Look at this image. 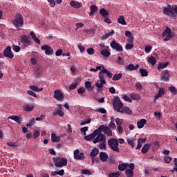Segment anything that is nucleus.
Instances as JSON below:
<instances>
[{
  "label": "nucleus",
  "instance_id": "obj_43",
  "mask_svg": "<svg viewBox=\"0 0 177 177\" xmlns=\"http://www.w3.org/2000/svg\"><path fill=\"white\" fill-rule=\"evenodd\" d=\"M140 75H142V77H147L149 75V73L147 71L146 69L140 68Z\"/></svg>",
  "mask_w": 177,
  "mask_h": 177
},
{
  "label": "nucleus",
  "instance_id": "obj_19",
  "mask_svg": "<svg viewBox=\"0 0 177 177\" xmlns=\"http://www.w3.org/2000/svg\"><path fill=\"white\" fill-rule=\"evenodd\" d=\"M109 156L106 152H100V159L102 162H106L108 161Z\"/></svg>",
  "mask_w": 177,
  "mask_h": 177
},
{
  "label": "nucleus",
  "instance_id": "obj_63",
  "mask_svg": "<svg viewBox=\"0 0 177 177\" xmlns=\"http://www.w3.org/2000/svg\"><path fill=\"white\" fill-rule=\"evenodd\" d=\"M132 48H133V44H127L125 46V50H132Z\"/></svg>",
  "mask_w": 177,
  "mask_h": 177
},
{
  "label": "nucleus",
  "instance_id": "obj_34",
  "mask_svg": "<svg viewBox=\"0 0 177 177\" xmlns=\"http://www.w3.org/2000/svg\"><path fill=\"white\" fill-rule=\"evenodd\" d=\"M150 149V145L149 144H145V145H143L142 148V153H147V151H149Z\"/></svg>",
  "mask_w": 177,
  "mask_h": 177
},
{
  "label": "nucleus",
  "instance_id": "obj_36",
  "mask_svg": "<svg viewBox=\"0 0 177 177\" xmlns=\"http://www.w3.org/2000/svg\"><path fill=\"white\" fill-rule=\"evenodd\" d=\"M125 176H127V177H133L134 176L133 170H132V169L125 170Z\"/></svg>",
  "mask_w": 177,
  "mask_h": 177
},
{
  "label": "nucleus",
  "instance_id": "obj_53",
  "mask_svg": "<svg viewBox=\"0 0 177 177\" xmlns=\"http://www.w3.org/2000/svg\"><path fill=\"white\" fill-rule=\"evenodd\" d=\"M40 136V132L38 130H33V138H35V139H37V138H39Z\"/></svg>",
  "mask_w": 177,
  "mask_h": 177
},
{
  "label": "nucleus",
  "instance_id": "obj_9",
  "mask_svg": "<svg viewBox=\"0 0 177 177\" xmlns=\"http://www.w3.org/2000/svg\"><path fill=\"white\" fill-rule=\"evenodd\" d=\"M21 44H22L24 49L28 48L30 46L29 38L27 36L24 35L22 38H21Z\"/></svg>",
  "mask_w": 177,
  "mask_h": 177
},
{
  "label": "nucleus",
  "instance_id": "obj_24",
  "mask_svg": "<svg viewBox=\"0 0 177 177\" xmlns=\"http://www.w3.org/2000/svg\"><path fill=\"white\" fill-rule=\"evenodd\" d=\"M98 153L99 149L97 148H93V149H92L91 152L90 153V158L93 160V158H95L96 156L98 155Z\"/></svg>",
  "mask_w": 177,
  "mask_h": 177
},
{
  "label": "nucleus",
  "instance_id": "obj_60",
  "mask_svg": "<svg viewBox=\"0 0 177 177\" xmlns=\"http://www.w3.org/2000/svg\"><path fill=\"white\" fill-rule=\"evenodd\" d=\"M122 98L124 100L125 102H129L130 103L132 102V100L129 98V97L127 96V95H124V96H122Z\"/></svg>",
  "mask_w": 177,
  "mask_h": 177
},
{
  "label": "nucleus",
  "instance_id": "obj_45",
  "mask_svg": "<svg viewBox=\"0 0 177 177\" xmlns=\"http://www.w3.org/2000/svg\"><path fill=\"white\" fill-rule=\"evenodd\" d=\"M131 97L132 100H139L141 99V96L139 94L131 93Z\"/></svg>",
  "mask_w": 177,
  "mask_h": 177
},
{
  "label": "nucleus",
  "instance_id": "obj_28",
  "mask_svg": "<svg viewBox=\"0 0 177 177\" xmlns=\"http://www.w3.org/2000/svg\"><path fill=\"white\" fill-rule=\"evenodd\" d=\"M101 73H102V74H106L107 77L109 78H111L113 76V74L111 72H109L108 69L104 68L103 65H102V68L101 70Z\"/></svg>",
  "mask_w": 177,
  "mask_h": 177
},
{
  "label": "nucleus",
  "instance_id": "obj_39",
  "mask_svg": "<svg viewBox=\"0 0 177 177\" xmlns=\"http://www.w3.org/2000/svg\"><path fill=\"white\" fill-rule=\"evenodd\" d=\"M30 88L31 91H33L35 92H41L43 91V88H39L37 86L31 85L30 86Z\"/></svg>",
  "mask_w": 177,
  "mask_h": 177
},
{
  "label": "nucleus",
  "instance_id": "obj_13",
  "mask_svg": "<svg viewBox=\"0 0 177 177\" xmlns=\"http://www.w3.org/2000/svg\"><path fill=\"white\" fill-rule=\"evenodd\" d=\"M106 142V137L103 133H99L97 135L96 138H95L93 141V143L97 144L98 142Z\"/></svg>",
  "mask_w": 177,
  "mask_h": 177
},
{
  "label": "nucleus",
  "instance_id": "obj_37",
  "mask_svg": "<svg viewBox=\"0 0 177 177\" xmlns=\"http://www.w3.org/2000/svg\"><path fill=\"white\" fill-rule=\"evenodd\" d=\"M101 55L104 57H109L111 55V52L109 50L104 49L101 50Z\"/></svg>",
  "mask_w": 177,
  "mask_h": 177
},
{
  "label": "nucleus",
  "instance_id": "obj_21",
  "mask_svg": "<svg viewBox=\"0 0 177 177\" xmlns=\"http://www.w3.org/2000/svg\"><path fill=\"white\" fill-rule=\"evenodd\" d=\"M139 68V65H134L133 64H130L129 65H127V67H125V70L127 71H133Z\"/></svg>",
  "mask_w": 177,
  "mask_h": 177
},
{
  "label": "nucleus",
  "instance_id": "obj_59",
  "mask_svg": "<svg viewBox=\"0 0 177 177\" xmlns=\"http://www.w3.org/2000/svg\"><path fill=\"white\" fill-rule=\"evenodd\" d=\"M136 88H137V90L142 91V85L141 84V83L140 82L136 83Z\"/></svg>",
  "mask_w": 177,
  "mask_h": 177
},
{
  "label": "nucleus",
  "instance_id": "obj_6",
  "mask_svg": "<svg viewBox=\"0 0 177 177\" xmlns=\"http://www.w3.org/2000/svg\"><path fill=\"white\" fill-rule=\"evenodd\" d=\"M113 107L116 111H120V109L124 108V104L119 97H116L113 100Z\"/></svg>",
  "mask_w": 177,
  "mask_h": 177
},
{
  "label": "nucleus",
  "instance_id": "obj_11",
  "mask_svg": "<svg viewBox=\"0 0 177 177\" xmlns=\"http://www.w3.org/2000/svg\"><path fill=\"white\" fill-rule=\"evenodd\" d=\"M3 55H4L5 57H8V59H13L15 57L10 46H7V48H5L4 52H3Z\"/></svg>",
  "mask_w": 177,
  "mask_h": 177
},
{
  "label": "nucleus",
  "instance_id": "obj_48",
  "mask_svg": "<svg viewBox=\"0 0 177 177\" xmlns=\"http://www.w3.org/2000/svg\"><path fill=\"white\" fill-rule=\"evenodd\" d=\"M115 122H116V124H117L118 127H120L124 123V120L120 119V118H116L115 120Z\"/></svg>",
  "mask_w": 177,
  "mask_h": 177
},
{
  "label": "nucleus",
  "instance_id": "obj_56",
  "mask_svg": "<svg viewBox=\"0 0 177 177\" xmlns=\"http://www.w3.org/2000/svg\"><path fill=\"white\" fill-rule=\"evenodd\" d=\"M12 48L13 50L16 53H19L21 50V48H20V46H16L15 44L12 45Z\"/></svg>",
  "mask_w": 177,
  "mask_h": 177
},
{
  "label": "nucleus",
  "instance_id": "obj_17",
  "mask_svg": "<svg viewBox=\"0 0 177 177\" xmlns=\"http://www.w3.org/2000/svg\"><path fill=\"white\" fill-rule=\"evenodd\" d=\"M118 113H127L129 115H131L132 114V111L127 106H124L122 107L120 109V111H117Z\"/></svg>",
  "mask_w": 177,
  "mask_h": 177
},
{
  "label": "nucleus",
  "instance_id": "obj_49",
  "mask_svg": "<svg viewBox=\"0 0 177 177\" xmlns=\"http://www.w3.org/2000/svg\"><path fill=\"white\" fill-rule=\"evenodd\" d=\"M152 146L153 147V150H157L159 148V142L155 141L152 144H151L150 147Z\"/></svg>",
  "mask_w": 177,
  "mask_h": 177
},
{
  "label": "nucleus",
  "instance_id": "obj_12",
  "mask_svg": "<svg viewBox=\"0 0 177 177\" xmlns=\"http://www.w3.org/2000/svg\"><path fill=\"white\" fill-rule=\"evenodd\" d=\"M63 110V107H62V104H59L58 105V108H57L55 109V111H54V112L53 113V115L54 116H60V117H63L64 116V111Z\"/></svg>",
  "mask_w": 177,
  "mask_h": 177
},
{
  "label": "nucleus",
  "instance_id": "obj_38",
  "mask_svg": "<svg viewBox=\"0 0 177 177\" xmlns=\"http://www.w3.org/2000/svg\"><path fill=\"white\" fill-rule=\"evenodd\" d=\"M100 15H101L102 17L106 18V17L109 15V12L105 9L102 8L100 9Z\"/></svg>",
  "mask_w": 177,
  "mask_h": 177
},
{
  "label": "nucleus",
  "instance_id": "obj_40",
  "mask_svg": "<svg viewBox=\"0 0 177 177\" xmlns=\"http://www.w3.org/2000/svg\"><path fill=\"white\" fill-rule=\"evenodd\" d=\"M148 63L152 64V66H154L156 64V59L154 57H150L148 58Z\"/></svg>",
  "mask_w": 177,
  "mask_h": 177
},
{
  "label": "nucleus",
  "instance_id": "obj_51",
  "mask_svg": "<svg viewBox=\"0 0 177 177\" xmlns=\"http://www.w3.org/2000/svg\"><path fill=\"white\" fill-rule=\"evenodd\" d=\"M35 118L30 119V122L26 124V127L29 128L35 125Z\"/></svg>",
  "mask_w": 177,
  "mask_h": 177
},
{
  "label": "nucleus",
  "instance_id": "obj_47",
  "mask_svg": "<svg viewBox=\"0 0 177 177\" xmlns=\"http://www.w3.org/2000/svg\"><path fill=\"white\" fill-rule=\"evenodd\" d=\"M169 91L174 95L177 94V88L175 86H171L169 87Z\"/></svg>",
  "mask_w": 177,
  "mask_h": 177
},
{
  "label": "nucleus",
  "instance_id": "obj_20",
  "mask_svg": "<svg viewBox=\"0 0 177 177\" xmlns=\"http://www.w3.org/2000/svg\"><path fill=\"white\" fill-rule=\"evenodd\" d=\"M115 34L113 30H111V32H109L107 33H105L104 35L101 37L102 41H104L107 39H109L110 37L113 36V35Z\"/></svg>",
  "mask_w": 177,
  "mask_h": 177
},
{
  "label": "nucleus",
  "instance_id": "obj_33",
  "mask_svg": "<svg viewBox=\"0 0 177 177\" xmlns=\"http://www.w3.org/2000/svg\"><path fill=\"white\" fill-rule=\"evenodd\" d=\"M30 35L31 38L33 39V40L35 41V42L36 44H40V40H39V39H38V38L37 37V36H35L34 32H30Z\"/></svg>",
  "mask_w": 177,
  "mask_h": 177
},
{
  "label": "nucleus",
  "instance_id": "obj_27",
  "mask_svg": "<svg viewBox=\"0 0 177 177\" xmlns=\"http://www.w3.org/2000/svg\"><path fill=\"white\" fill-rule=\"evenodd\" d=\"M106 84V80H97V82L95 83V86L98 88H102L103 85Z\"/></svg>",
  "mask_w": 177,
  "mask_h": 177
},
{
  "label": "nucleus",
  "instance_id": "obj_5",
  "mask_svg": "<svg viewBox=\"0 0 177 177\" xmlns=\"http://www.w3.org/2000/svg\"><path fill=\"white\" fill-rule=\"evenodd\" d=\"M163 14L166 16H171V15H177V6L175 8L171 7V6H168L165 7L162 10Z\"/></svg>",
  "mask_w": 177,
  "mask_h": 177
},
{
  "label": "nucleus",
  "instance_id": "obj_41",
  "mask_svg": "<svg viewBox=\"0 0 177 177\" xmlns=\"http://www.w3.org/2000/svg\"><path fill=\"white\" fill-rule=\"evenodd\" d=\"M122 77V73L114 74L113 78H112V80H113V81H119L120 80H121Z\"/></svg>",
  "mask_w": 177,
  "mask_h": 177
},
{
  "label": "nucleus",
  "instance_id": "obj_64",
  "mask_svg": "<svg viewBox=\"0 0 177 177\" xmlns=\"http://www.w3.org/2000/svg\"><path fill=\"white\" fill-rule=\"evenodd\" d=\"M109 177H119V174L118 173H115V172L110 173L109 174Z\"/></svg>",
  "mask_w": 177,
  "mask_h": 177
},
{
  "label": "nucleus",
  "instance_id": "obj_46",
  "mask_svg": "<svg viewBox=\"0 0 177 177\" xmlns=\"http://www.w3.org/2000/svg\"><path fill=\"white\" fill-rule=\"evenodd\" d=\"M109 129L114 131L116 129V125L114 122H110L109 126H106Z\"/></svg>",
  "mask_w": 177,
  "mask_h": 177
},
{
  "label": "nucleus",
  "instance_id": "obj_44",
  "mask_svg": "<svg viewBox=\"0 0 177 177\" xmlns=\"http://www.w3.org/2000/svg\"><path fill=\"white\" fill-rule=\"evenodd\" d=\"M127 142L129 145L131 146V148H134V140L132 138H127Z\"/></svg>",
  "mask_w": 177,
  "mask_h": 177
},
{
  "label": "nucleus",
  "instance_id": "obj_2",
  "mask_svg": "<svg viewBox=\"0 0 177 177\" xmlns=\"http://www.w3.org/2000/svg\"><path fill=\"white\" fill-rule=\"evenodd\" d=\"M13 26H15L16 28H18L19 30L20 28L23 26V24H24V20L23 19L22 15L18 13L15 16V20H13Z\"/></svg>",
  "mask_w": 177,
  "mask_h": 177
},
{
  "label": "nucleus",
  "instance_id": "obj_55",
  "mask_svg": "<svg viewBox=\"0 0 177 177\" xmlns=\"http://www.w3.org/2000/svg\"><path fill=\"white\" fill-rule=\"evenodd\" d=\"M116 63L118 64L123 65L124 63V59H122L121 57H118Z\"/></svg>",
  "mask_w": 177,
  "mask_h": 177
},
{
  "label": "nucleus",
  "instance_id": "obj_23",
  "mask_svg": "<svg viewBox=\"0 0 177 177\" xmlns=\"http://www.w3.org/2000/svg\"><path fill=\"white\" fill-rule=\"evenodd\" d=\"M35 109V106L32 105V104H26L25 105H24L23 106V109L24 111H25L26 112H30L32 111H33Z\"/></svg>",
  "mask_w": 177,
  "mask_h": 177
},
{
  "label": "nucleus",
  "instance_id": "obj_29",
  "mask_svg": "<svg viewBox=\"0 0 177 177\" xmlns=\"http://www.w3.org/2000/svg\"><path fill=\"white\" fill-rule=\"evenodd\" d=\"M8 119L12 120L18 124H21V119L17 115L10 116L8 117Z\"/></svg>",
  "mask_w": 177,
  "mask_h": 177
},
{
  "label": "nucleus",
  "instance_id": "obj_22",
  "mask_svg": "<svg viewBox=\"0 0 177 177\" xmlns=\"http://www.w3.org/2000/svg\"><path fill=\"white\" fill-rule=\"evenodd\" d=\"M70 4L71 7H73L74 9H80L81 7H82V4L76 1H71Z\"/></svg>",
  "mask_w": 177,
  "mask_h": 177
},
{
  "label": "nucleus",
  "instance_id": "obj_1",
  "mask_svg": "<svg viewBox=\"0 0 177 177\" xmlns=\"http://www.w3.org/2000/svg\"><path fill=\"white\" fill-rule=\"evenodd\" d=\"M54 165L58 168L66 167L68 165V160L66 158L57 157L53 158Z\"/></svg>",
  "mask_w": 177,
  "mask_h": 177
},
{
  "label": "nucleus",
  "instance_id": "obj_30",
  "mask_svg": "<svg viewBox=\"0 0 177 177\" xmlns=\"http://www.w3.org/2000/svg\"><path fill=\"white\" fill-rule=\"evenodd\" d=\"M118 23L122 26H126L127 22L126 20H124V17L122 15H120L119 18H118Z\"/></svg>",
  "mask_w": 177,
  "mask_h": 177
},
{
  "label": "nucleus",
  "instance_id": "obj_4",
  "mask_svg": "<svg viewBox=\"0 0 177 177\" xmlns=\"http://www.w3.org/2000/svg\"><path fill=\"white\" fill-rule=\"evenodd\" d=\"M95 131H97V133L102 134V132H104L105 135H106L109 137L112 136V131L111 129H109L108 127H106L104 125L99 126L98 129L95 130Z\"/></svg>",
  "mask_w": 177,
  "mask_h": 177
},
{
  "label": "nucleus",
  "instance_id": "obj_52",
  "mask_svg": "<svg viewBox=\"0 0 177 177\" xmlns=\"http://www.w3.org/2000/svg\"><path fill=\"white\" fill-rule=\"evenodd\" d=\"M172 158L169 157V156H165V158H163V161H165V162L166 164H169L170 162H171Z\"/></svg>",
  "mask_w": 177,
  "mask_h": 177
},
{
  "label": "nucleus",
  "instance_id": "obj_18",
  "mask_svg": "<svg viewBox=\"0 0 177 177\" xmlns=\"http://www.w3.org/2000/svg\"><path fill=\"white\" fill-rule=\"evenodd\" d=\"M160 80L165 82L169 81V73L167 71L163 72L162 73V77H160Z\"/></svg>",
  "mask_w": 177,
  "mask_h": 177
},
{
  "label": "nucleus",
  "instance_id": "obj_50",
  "mask_svg": "<svg viewBox=\"0 0 177 177\" xmlns=\"http://www.w3.org/2000/svg\"><path fill=\"white\" fill-rule=\"evenodd\" d=\"M106 141L102 142L98 145V148L101 150H105L106 149Z\"/></svg>",
  "mask_w": 177,
  "mask_h": 177
},
{
  "label": "nucleus",
  "instance_id": "obj_8",
  "mask_svg": "<svg viewBox=\"0 0 177 177\" xmlns=\"http://www.w3.org/2000/svg\"><path fill=\"white\" fill-rule=\"evenodd\" d=\"M162 37H165L163 41H167L172 39L171 30L169 28H166L162 32Z\"/></svg>",
  "mask_w": 177,
  "mask_h": 177
},
{
  "label": "nucleus",
  "instance_id": "obj_54",
  "mask_svg": "<svg viewBox=\"0 0 177 177\" xmlns=\"http://www.w3.org/2000/svg\"><path fill=\"white\" fill-rule=\"evenodd\" d=\"M82 174H83L84 175L91 176L92 173H91V170L82 169Z\"/></svg>",
  "mask_w": 177,
  "mask_h": 177
},
{
  "label": "nucleus",
  "instance_id": "obj_16",
  "mask_svg": "<svg viewBox=\"0 0 177 177\" xmlns=\"http://www.w3.org/2000/svg\"><path fill=\"white\" fill-rule=\"evenodd\" d=\"M99 134L97 133V131H94L93 133H92L91 134L88 135V136H86L84 137V140H87V141H91L93 139L95 138V137H97Z\"/></svg>",
  "mask_w": 177,
  "mask_h": 177
},
{
  "label": "nucleus",
  "instance_id": "obj_35",
  "mask_svg": "<svg viewBox=\"0 0 177 177\" xmlns=\"http://www.w3.org/2000/svg\"><path fill=\"white\" fill-rule=\"evenodd\" d=\"M84 87H86L87 91H93V87L92 86L91 82H84Z\"/></svg>",
  "mask_w": 177,
  "mask_h": 177
},
{
  "label": "nucleus",
  "instance_id": "obj_58",
  "mask_svg": "<svg viewBox=\"0 0 177 177\" xmlns=\"http://www.w3.org/2000/svg\"><path fill=\"white\" fill-rule=\"evenodd\" d=\"M152 50V46H147L145 48V53H149Z\"/></svg>",
  "mask_w": 177,
  "mask_h": 177
},
{
  "label": "nucleus",
  "instance_id": "obj_61",
  "mask_svg": "<svg viewBox=\"0 0 177 177\" xmlns=\"http://www.w3.org/2000/svg\"><path fill=\"white\" fill-rule=\"evenodd\" d=\"M77 92L79 94H83L84 93L86 92V88H84V87H81V88H78V90L77 91Z\"/></svg>",
  "mask_w": 177,
  "mask_h": 177
},
{
  "label": "nucleus",
  "instance_id": "obj_7",
  "mask_svg": "<svg viewBox=\"0 0 177 177\" xmlns=\"http://www.w3.org/2000/svg\"><path fill=\"white\" fill-rule=\"evenodd\" d=\"M110 47H111L113 50L119 53H122L123 51L122 46L121 44L116 42V41H112L111 43H110Z\"/></svg>",
  "mask_w": 177,
  "mask_h": 177
},
{
  "label": "nucleus",
  "instance_id": "obj_10",
  "mask_svg": "<svg viewBox=\"0 0 177 177\" xmlns=\"http://www.w3.org/2000/svg\"><path fill=\"white\" fill-rule=\"evenodd\" d=\"M74 159L77 160H84L85 159V156L84 155V153L80 151L78 149L74 150L73 152Z\"/></svg>",
  "mask_w": 177,
  "mask_h": 177
},
{
  "label": "nucleus",
  "instance_id": "obj_57",
  "mask_svg": "<svg viewBox=\"0 0 177 177\" xmlns=\"http://www.w3.org/2000/svg\"><path fill=\"white\" fill-rule=\"evenodd\" d=\"M95 111L97 113H101L102 114H106V110L104 108L96 109Z\"/></svg>",
  "mask_w": 177,
  "mask_h": 177
},
{
  "label": "nucleus",
  "instance_id": "obj_3",
  "mask_svg": "<svg viewBox=\"0 0 177 177\" xmlns=\"http://www.w3.org/2000/svg\"><path fill=\"white\" fill-rule=\"evenodd\" d=\"M107 144L109 145L110 149L111 150H113L116 153H120V149H119V142L118 140L115 139V138H111L109 140H107Z\"/></svg>",
  "mask_w": 177,
  "mask_h": 177
},
{
  "label": "nucleus",
  "instance_id": "obj_15",
  "mask_svg": "<svg viewBox=\"0 0 177 177\" xmlns=\"http://www.w3.org/2000/svg\"><path fill=\"white\" fill-rule=\"evenodd\" d=\"M41 50H45V54L46 55H52L53 54V49L52 48V47L48 46V45L41 46Z\"/></svg>",
  "mask_w": 177,
  "mask_h": 177
},
{
  "label": "nucleus",
  "instance_id": "obj_32",
  "mask_svg": "<svg viewBox=\"0 0 177 177\" xmlns=\"http://www.w3.org/2000/svg\"><path fill=\"white\" fill-rule=\"evenodd\" d=\"M129 165V164H120L118 166V169L120 171H124V170H126L127 169V166Z\"/></svg>",
  "mask_w": 177,
  "mask_h": 177
},
{
  "label": "nucleus",
  "instance_id": "obj_42",
  "mask_svg": "<svg viewBox=\"0 0 177 177\" xmlns=\"http://www.w3.org/2000/svg\"><path fill=\"white\" fill-rule=\"evenodd\" d=\"M169 63L165 62V63H160V65L158 66V70H162L168 66Z\"/></svg>",
  "mask_w": 177,
  "mask_h": 177
},
{
  "label": "nucleus",
  "instance_id": "obj_14",
  "mask_svg": "<svg viewBox=\"0 0 177 177\" xmlns=\"http://www.w3.org/2000/svg\"><path fill=\"white\" fill-rule=\"evenodd\" d=\"M54 98L62 102L64 100V94L60 90H55L54 91Z\"/></svg>",
  "mask_w": 177,
  "mask_h": 177
},
{
  "label": "nucleus",
  "instance_id": "obj_62",
  "mask_svg": "<svg viewBox=\"0 0 177 177\" xmlns=\"http://www.w3.org/2000/svg\"><path fill=\"white\" fill-rule=\"evenodd\" d=\"M86 52L89 55H93L94 54V49L93 48H87Z\"/></svg>",
  "mask_w": 177,
  "mask_h": 177
},
{
  "label": "nucleus",
  "instance_id": "obj_26",
  "mask_svg": "<svg viewBox=\"0 0 177 177\" xmlns=\"http://www.w3.org/2000/svg\"><path fill=\"white\" fill-rule=\"evenodd\" d=\"M146 124H147L146 119H140V120L137 122L138 128H139L140 129H142L144 128L145 125H146Z\"/></svg>",
  "mask_w": 177,
  "mask_h": 177
},
{
  "label": "nucleus",
  "instance_id": "obj_25",
  "mask_svg": "<svg viewBox=\"0 0 177 177\" xmlns=\"http://www.w3.org/2000/svg\"><path fill=\"white\" fill-rule=\"evenodd\" d=\"M98 10V7L94 5L90 6V12L89 16H93Z\"/></svg>",
  "mask_w": 177,
  "mask_h": 177
},
{
  "label": "nucleus",
  "instance_id": "obj_31",
  "mask_svg": "<svg viewBox=\"0 0 177 177\" xmlns=\"http://www.w3.org/2000/svg\"><path fill=\"white\" fill-rule=\"evenodd\" d=\"M51 142H60V138L57 136L55 133H51Z\"/></svg>",
  "mask_w": 177,
  "mask_h": 177
}]
</instances>
